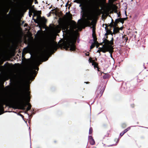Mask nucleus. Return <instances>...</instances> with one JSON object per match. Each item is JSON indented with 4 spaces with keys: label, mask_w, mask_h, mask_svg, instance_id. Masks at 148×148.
I'll return each instance as SVG.
<instances>
[{
    "label": "nucleus",
    "mask_w": 148,
    "mask_h": 148,
    "mask_svg": "<svg viewBox=\"0 0 148 148\" xmlns=\"http://www.w3.org/2000/svg\"><path fill=\"white\" fill-rule=\"evenodd\" d=\"M95 60L97 61V58H95V60H92V58L91 57L89 58L88 61L90 63H92V65L93 66L94 68L95 69L96 68H97L98 69V70L99 71V68L98 66V64L95 61Z\"/></svg>",
    "instance_id": "423d86ee"
},
{
    "label": "nucleus",
    "mask_w": 148,
    "mask_h": 148,
    "mask_svg": "<svg viewBox=\"0 0 148 148\" xmlns=\"http://www.w3.org/2000/svg\"><path fill=\"white\" fill-rule=\"evenodd\" d=\"M130 129V127H128L126 129H125L122 132H121L120 134V136H121V137H122L124 134L127 132L128 131H129Z\"/></svg>",
    "instance_id": "2eb2a0df"
},
{
    "label": "nucleus",
    "mask_w": 148,
    "mask_h": 148,
    "mask_svg": "<svg viewBox=\"0 0 148 148\" xmlns=\"http://www.w3.org/2000/svg\"><path fill=\"white\" fill-rule=\"evenodd\" d=\"M92 132H93L92 128V127H90L89 129V134H90V135L92 134Z\"/></svg>",
    "instance_id": "bb28decb"
},
{
    "label": "nucleus",
    "mask_w": 148,
    "mask_h": 148,
    "mask_svg": "<svg viewBox=\"0 0 148 148\" xmlns=\"http://www.w3.org/2000/svg\"><path fill=\"white\" fill-rule=\"evenodd\" d=\"M96 44L95 43H92L90 47V49H91L95 47Z\"/></svg>",
    "instance_id": "b1692460"
},
{
    "label": "nucleus",
    "mask_w": 148,
    "mask_h": 148,
    "mask_svg": "<svg viewBox=\"0 0 148 148\" xmlns=\"http://www.w3.org/2000/svg\"><path fill=\"white\" fill-rule=\"evenodd\" d=\"M127 18L126 17V18H123V21H124L125 20H126Z\"/></svg>",
    "instance_id": "79ce46f5"
},
{
    "label": "nucleus",
    "mask_w": 148,
    "mask_h": 148,
    "mask_svg": "<svg viewBox=\"0 0 148 148\" xmlns=\"http://www.w3.org/2000/svg\"><path fill=\"white\" fill-rule=\"evenodd\" d=\"M11 12V10H10V12H9V14H10Z\"/></svg>",
    "instance_id": "603ef678"
},
{
    "label": "nucleus",
    "mask_w": 148,
    "mask_h": 148,
    "mask_svg": "<svg viewBox=\"0 0 148 148\" xmlns=\"http://www.w3.org/2000/svg\"><path fill=\"white\" fill-rule=\"evenodd\" d=\"M67 16L68 20L71 21V27L73 29H75L82 26V23L81 19L78 20V25H77L75 21L72 20V15L71 14L69 13V14H67Z\"/></svg>",
    "instance_id": "7ed1b4c3"
},
{
    "label": "nucleus",
    "mask_w": 148,
    "mask_h": 148,
    "mask_svg": "<svg viewBox=\"0 0 148 148\" xmlns=\"http://www.w3.org/2000/svg\"><path fill=\"white\" fill-rule=\"evenodd\" d=\"M50 48L56 51L58 48V46L56 42H53L49 46Z\"/></svg>",
    "instance_id": "6e6552de"
},
{
    "label": "nucleus",
    "mask_w": 148,
    "mask_h": 148,
    "mask_svg": "<svg viewBox=\"0 0 148 148\" xmlns=\"http://www.w3.org/2000/svg\"><path fill=\"white\" fill-rule=\"evenodd\" d=\"M113 49L114 48L113 47H112V49L110 50V51H109V52L110 53V56L112 58H113L112 54L113 52Z\"/></svg>",
    "instance_id": "5701e85b"
},
{
    "label": "nucleus",
    "mask_w": 148,
    "mask_h": 148,
    "mask_svg": "<svg viewBox=\"0 0 148 148\" xmlns=\"http://www.w3.org/2000/svg\"><path fill=\"white\" fill-rule=\"evenodd\" d=\"M86 24L87 25V26L90 27V26L93 25V23L92 22H90L89 21H87L86 22Z\"/></svg>",
    "instance_id": "a211bd4d"
},
{
    "label": "nucleus",
    "mask_w": 148,
    "mask_h": 148,
    "mask_svg": "<svg viewBox=\"0 0 148 148\" xmlns=\"http://www.w3.org/2000/svg\"><path fill=\"white\" fill-rule=\"evenodd\" d=\"M118 26V24H115V22H114L113 23V27H117V26Z\"/></svg>",
    "instance_id": "473e14b6"
},
{
    "label": "nucleus",
    "mask_w": 148,
    "mask_h": 148,
    "mask_svg": "<svg viewBox=\"0 0 148 148\" xmlns=\"http://www.w3.org/2000/svg\"><path fill=\"white\" fill-rule=\"evenodd\" d=\"M109 29H110L111 30V28H110H110Z\"/></svg>",
    "instance_id": "13d9d810"
},
{
    "label": "nucleus",
    "mask_w": 148,
    "mask_h": 148,
    "mask_svg": "<svg viewBox=\"0 0 148 148\" xmlns=\"http://www.w3.org/2000/svg\"><path fill=\"white\" fill-rule=\"evenodd\" d=\"M104 25H105V24H103V25H102V26H103V27H104Z\"/></svg>",
    "instance_id": "864d4df0"
},
{
    "label": "nucleus",
    "mask_w": 148,
    "mask_h": 148,
    "mask_svg": "<svg viewBox=\"0 0 148 148\" xmlns=\"http://www.w3.org/2000/svg\"><path fill=\"white\" fill-rule=\"evenodd\" d=\"M6 64H8V62H6Z\"/></svg>",
    "instance_id": "4d7b16f0"
},
{
    "label": "nucleus",
    "mask_w": 148,
    "mask_h": 148,
    "mask_svg": "<svg viewBox=\"0 0 148 148\" xmlns=\"http://www.w3.org/2000/svg\"><path fill=\"white\" fill-rule=\"evenodd\" d=\"M95 25H93L92 27H91L90 28H92V36H93V35H96L95 34Z\"/></svg>",
    "instance_id": "dca6fc26"
},
{
    "label": "nucleus",
    "mask_w": 148,
    "mask_h": 148,
    "mask_svg": "<svg viewBox=\"0 0 148 148\" xmlns=\"http://www.w3.org/2000/svg\"><path fill=\"white\" fill-rule=\"evenodd\" d=\"M28 107L27 108V109H26V110L25 111V113H27V112L30 110V109H31V105L29 103H28Z\"/></svg>",
    "instance_id": "412c9836"
},
{
    "label": "nucleus",
    "mask_w": 148,
    "mask_h": 148,
    "mask_svg": "<svg viewBox=\"0 0 148 148\" xmlns=\"http://www.w3.org/2000/svg\"><path fill=\"white\" fill-rule=\"evenodd\" d=\"M106 1V0H95L96 5L98 6L103 3H105Z\"/></svg>",
    "instance_id": "ddd939ff"
},
{
    "label": "nucleus",
    "mask_w": 148,
    "mask_h": 148,
    "mask_svg": "<svg viewBox=\"0 0 148 148\" xmlns=\"http://www.w3.org/2000/svg\"><path fill=\"white\" fill-rule=\"evenodd\" d=\"M108 36H106V38H103V42L101 43V45H102L103 43H104L105 45H110V46H112L114 45V38L113 37H112L111 40L110 41L109 40H108Z\"/></svg>",
    "instance_id": "20e7f679"
},
{
    "label": "nucleus",
    "mask_w": 148,
    "mask_h": 148,
    "mask_svg": "<svg viewBox=\"0 0 148 148\" xmlns=\"http://www.w3.org/2000/svg\"><path fill=\"white\" fill-rule=\"evenodd\" d=\"M80 4L79 5V6H81L82 5V3H80Z\"/></svg>",
    "instance_id": "3c124183"
},
{
    "label": "nucleus",
    "mask_w": 148,
    "mask_h": 148,
    "mask_svg": "<svg viewBox=\"0 0 148 148\" xmlns=\"http://www.w3.org/2000/svg\"><path fill=\"white\" fill-rule=\"evenodd\" d=\"M86 55L87 56H89V53H88V54L86 53Z\"/></svg>",
    "instance_id": "37998d69"
},
{
    "label": "nucleus",
    "mask_w": 148,
    "mask_h": 148,
    "mask_svg": "<svg viewBox=\"0 0 148 148\" xmlns=\"http://www.w3.org/2000/svg\"><path fill=\"white\" fill-rule=\"evenodd\" d=\"M119 33V28L118 27H114L113 29V32L112 33L113 34H115Z\"/></svg>",
    "instance_id": "4468645a"
},
{
    "label": "nucleus",
    "mask_w": 148,
    "mask_h": 148,
    "mask_svg": "<svg viewBox=\"0 0 148 148\" xmlns=\"http://www.w3.org/2000/svg\"><path fill=\"white\" fill-rule=\"evenodd\" d=\"M92 37L93 39V41H94V43L95 44L98 43V42L97 41V38L96 37V35H93V36Z\"/></svg>",
    "instance_id": "6ab92c4d"
},
{
    "label": "nucleus",
    "mask_w": 148,
    "mask_h": 148,
    "mask_svg": "<svg viewBox=\"0 0 148 148\" xmlns=\"http://www.w3.org/2000/svg\"><path fill=\"white\" fill-rule=\"evenodd\" d=\"M47 20L45 18H41L40 21V24L42 26H45L46 25Z\"/></svg>",
    "instance_id": "9b49d317"
},
{
    "label": "nucleus",
    "mask_w": 148,
    "mask_h": 148,
    "mask_svg": "<svg viewBox=\"0 0 148 148\" xmlns=\"http://www.w3.org/2000/svg\"><path fill=\"white\" fill-rule=\"evenodd\" d=\"M96 45H97L96 47L97 48H98L99 46V44L98 42V43H96Z\"/></svg>",
    "instance_id": "e433bc0d"
},
{
    "label": "nucleus",
    "mask_w": 148,
    "mask_h": 148,
    "mask_svg": "<svg viewBox=\"0 0 148 148\" xmlns=\"http://www.w3.org/2000/svg\"><path fill=\"white\" fill-rule=\"evenodd\" d=\"M109 27H110V28L113 27V24L112 23H111L110 24H109L108 26Z\"/></svg>",
    "instance_id": "c85d7f7f"
},
{
    "label": "nucleus",
    "mask_w": 148,
    "mask_h": 148,
    "mask_svg": "<svg viewBox=\"0 0 148 148\" xmlns=\"http://www.w3.org/2000/svg\"><path fill=\"white\" fill-rule=\"evenodd\" d=\"M88 140L89 143L92 145H94L95 144V141L91 136H88Z\"/></svg>",
    "instance_id": "f8f14e48"
},
{
    "label": "nucleus",
    "mask_w": 148,
    "mask_h": 148,
    "mask_svg": "<svg viewBox=\"0 0 148 148\" xmlns=\"http://www.w3.org/2000/svg\"><path fill=\"white\" fill-rule=\"evenodd\" d=\"M116 10L114 12L117 13V7L116 6Z\"/></svg>",
    "instance_id": "4c0bfd02"
},
{
    "label": "nucleus",
    "mask_w": 148,
    "mask_h": 148,
    "mask_svg": "<svg viewBox=\"0 0 148 148\" xmlns=\"http://www.w3.org/2000/svg\"><path fill=\"white\" fill-rule=\"evenodd\" d=\"M28 26V24L27 23H25L24 25V27H27Z\"/></svg>",
    "instance_id": "a19ab883"
},
{
    "label": "nucleus",
    "mask_w": 148,
    "mask_h": 148,
    "mask_svg": "<svg viewBox=\"0 0 148 148\" xmlns=\"http://www.w3.org/2000/svg\"><path fill=\"white\" fill-rule=\"evenodd\" d=\"M85 83H86V84H89L90 83V82H85Z\"/></svg>",
    "instance_id": "c03bdc74"
},
{
    "label": "nucleus",
    "mask_w": 148,
    "mask_h": 148,
    "mask_svg": "<svg viewBox=\"0 0 148 148\" xmlns=\"http://www.w3.org/2000/svg\"><path fill=\"white\" fill-rule=\"evenodd\" d=\"M100 87H99L98 88L96 92V93L97 94V97L99 96V97H101L102 95V94L104 90V88L103 87V88L102 89L100 90Z\"/></svg>",
    "instance_id": "9d476101"
},
{
    "label": "nucleus",
    "mask_w": 148,
    "mask_h": 148,
    "mask_svg": "<svg viewBox=\"0 0 148 148\" xmlns=\"http://www.w3.org/2000/svg\"><path fill=\"white\" fill-rule=\"evenodd\" d=\"M48 59V58H47V59L45 61H46V60H47Z\"/></svg>",
    "instance_id": "5fc2aeb1"
},
{
    "label": "nucleus",
    "mask_w": 148,
    "mask_h": 148,
    "mask_svg": "<svg viewBox=\"0 0 148 148\" xmlns=\"http://www.w3.org/2000/svg\"><path fill=\"white\" fill-rule=\"evenodd\" d=\"M68 27L67 25H64L62 26V29L64 30V31H67L68 30Z\"/></svg>",
    "instance_id": "4be33fe9"
},
{
    "label": "nucleus",
    "mask_w": 148,
    "mask_h": 148,
    "mask_svg": "<svg viewBox=\"0 0 148 148\" xmlns=\"http://www.w3.org/2000/svg\"><path fill=\"white\" fill-rule=\"evenodd\" d=\"M37 13H38V15L40 14H41V11H37Z\"/></svg>",
    "instance_id": "c9c22d12"
},
{
    "label": "nucleus",
    "mask_w": 148,
    "mask_h": 148,
    "mask_svg": "<svg viewBox=\"0 0 148 148\" xmlns=\"http://www.w3.org/2000/svg\"><path fill=\"white\" fill-rule=\"evenodd\" d=\"M45 56V53H43L40 56V59H42Z\"/></svg>",
    "instance_id": "393cba45"
},
{
    "label": "nucleus",
    "mask_w": 148,
    "mask_h": 148,
    "mask_svg": "<svg viewBox=\"0 0 148 148\" xmlns=\"http://www.w3.org/2000/svg\"><path fill=\"white\" fill-rule=\"evenodd\" d=\"M86 0H75L74 2L77 3H83Z\"/></svg>",
    "instance_id": "f3484780"
},
{
    "label": "nucleus",
    "mask_w": 148,
    "mask_h": 148,
    "mask_svg": "<svg viewBox=\"0 0 148 148\" xmlns=\"http://www.w3.org/2000/svg\"><path fill=\"white\" fill-rule=\"evenodd\" d=\"M122 29H123V27H121L119 28V30H122Z\"/></svg>",
    "instance_id": "de8ad7c7"
},
{
    "label": "nucleus",
    "mask_w": 148,
    "mask_h": 148,
    "mask_svg": "<svg viewBox=\"0 0 148 148\" xmlns=\"http://www.w3.org/2000/svg\"><path fill=\"white\" fill-rule=\"evenodd\" d=\"M106 32H107L109 34H111L112 37H113V34L112 31H111L110 29H109V28L107 29H106Z\"/></svg>",
    "instance_id": "aec40b11"
},
{
    "label": "nucleus",
    "mask_w": 148,
    "mask_h": 148,
    "mask_svg": "<svg viewBox=\"0 0 148 148\" xmlns=\"http://www.w3.org/2000/svg\"><path fill=\"white\" fill-rule=\"evenodd\" d=\"M119 139H118V142L119 141Z\"/></svg>",
    "instance_id": "6e6d98bb"
},
{
    "label": "nucleus",
    "mask_w": 148,
    "mask_h": 148,
    "mask_svg": "<svg viewBox=\"0 0 148 148\" xmlns=\"http://www.w3.org/2000/svg\"><path fill=\"white\" fill-rule=\"evenodd\" d=\"M75 40L74 41L73 39H70L61 44L59 46L65 49L66 50H69L71 51H74L76 49L75 44Z\"/></svg>",
    "instance_id": "f03ea898"
},
{
    "label": "nucleus",
    "mask_w": 148,
    "mask_h": 148,
    "mask_svg": "<svg viewBox=\"0 0 148 148\" xmlns=\"http://www.w3.org/2000/svg\"><path fill=\"white\" fill-rule=\"evenodd\" d=\"M105 25L106 26V27H105V29H107L108 28V27H109L108 26V25L107 24H105Z\"/></svg>",
    "instance_id": "72a5a7b5"
},
{
    "label": "nucleus",
    "mask_w": 148,
    "mask_h": 148,
    "mask_svg": "<svg viewBox=\"0 0 148 148\" xmlns=\"http://www.w3.org/2000/svg\"><path fill=\"white\" fill-rule=\"evenodd\" d=\"M35 70H37L38 71L39 70V68L38 67L34 65L32 67L30 70L29 74L32 77L33 75H35V77L36 75L38 72Z\"/></svg>",
    "instance_id": "39448f33"
},
{
    "label": "nucleus",
    "mask_w": 148,
    "mask_h": 148,
    "mask_svg": "<svg viewBox=\"0 0 148 148\" xmlns=\"http://www.w3.org/2000/svg\"><path fill=\"white\" fill-rule=\"evenodd\" d=\"M99 49L98 50V51H97V52H99V53H100V52L101 51V50H102V49Z\"/></svg>",
    "instance_id": "58836bf2"
},
{
    "label": "nucleus",
    "mask_w": 148,
    "mask_h": 148,
    "mask_svg": "<svg viewBox=\"0 0 148 148\" xmlns=\"http://www.w3.org/2000/svg\"><path fill=\"white\" fill-rule=\"evenodd\" d=\"M109 34L107 32H106V33L105 34V35L106 36H108Z\"/></svg>",
    "instance_id": "ea45409f"
},
{
    "label": "nucleus",
    "mask_w": 148,
    "mask_h": 148,
    "mask_svg": "<svg viewBox=\"0 0 148 148\" xmlns=\"http://www.w3.org/2000/svg\"><path fill=\"white\" fill-rule=\"evenodd\" d=\"M108 75H107L105 74L103 76V78L104 79H106L108 78Z\"/></svg>",
    "instance_id": "7c9ffc66"
},
{
    "label": "nucleus",
    "mask_w": 148,
    "mask_h": 148,
    "mask_svg": "<svg viewBox=\"0 0 148 148\" xmlns=\"http://www.w3.org/2000/svg\"><path fill=\"white\" fill-rule=\"evenodd\" d=\"M8 10H9V9H7V10H6V12H8Z\"/></svg>",
    "instance_id": "8fccbe9b"
},
{
    "label": "nucleus",
    "mask_w": 148,
    "mask_h": 148,
    "mask_svg": "<svg viewBox=\"0 0 148 148\" xmlns=\"http://www.w3.org/2000/svg\"><path fill=\"white\" fill-rule=\"evenodd\" d=\"M123 39H124V40L126 41V42H127V40H128L127 37L125 35H124V36H123Z\"/></svg>",
    "instance_id": "cd10ccee"
},
{
    "label": "nucleus",
    "mask_w": 148,
    "mask_h": 148,
    "mask_svg": "<svg viewBox=\"0 0 148 148\" xmlns=\"http://www.w3.org/2000/svg\"><path fill=\"white\" fill-rule=\"evenodd\" d=\"M114 21L112 19V22L111 23H112L113 24V23H114Z\"/></svg>",
    "instance_id": "49530a36"
},
{
    "label": "nucleus",
    "mask_w": 148,
    "mask_h": 148,
    "mask_svg": "<svg viewBox=\"0 0 148 148\" xmlns=\"http://www.w3.org/2000/svg\"><path fill=\"white\" fill-rule=\"evenodd\" d=\"M112 47V46L106 45L103 48L99 47V49H102L101 51L105 53L106 52H109Z\"/></svg>",
    "instance_id": "0eeeda50"
},
{
    "label": "nucleus",
    "mask_w": 148,
    "mask_h": 148,
    "mask_svg": "<svg viewBox=\"0 0 148 148\" xmlns=\"http://www.w3.org/2000/svg\"><path fill=\"white\" fill-rule=\"evenodd\" d=\"M27 47H25V48H24V49H23V52H24V51H27Z\"/></svg>",
    "instance_id": "f704fd0d"
},
{
    "label": "nucleus",
    "mask_w": 148,
    "mask_h": 148,
    "mask_svg": "<svg viewBox=\"0 0 148 148\" xmlns=\"http://www.w3.org/2000/svg\"><path fill=\"white\" fill-rule=\"evenodd\" d=\"M66 14H67V12L66 13Z\"/></svg>",
    "instance_id": "052dcab7"
},
{
    "label": "nucleus",
    "mask_w": 148,
    "mask_h": 148,
    "mask_svg": "<svg viewBox=\"0 0 148 148\" xmlns=\"http://www.w3.org/2000/svg\"><path fill=\"white\" fill-rule=\"evenodd\" d=\"M144 73H140L137 76V81L140 82L143 80V79H144L145 77H147V76L144 75Z\"/></svg>",
    "instance_id": "1a4fd4ad"
},
{
    "label": "nucleus",
    "mask_w": 148,
    "mask_h": 148,
    "mask_svg": "<svg viewBox=\"0 0 148 148\" xmlns=\"http://www.w3.org/2000/svg\"><path fill=\"white\" fill-rule=\"evenodd\" d=\"M126 127V125L125 123H123L121 125L122 128H124Z\"/></svg>",
    "instance_id": "c756f323"
},
{
    "label": "nucleus",
    "mask_w": 148,
    "mask_h": 148,
    "mask_svg": "<svg viewBox=\"0 0 148 148\" xmlns=\"http://www.w3.org/2000/svg\"><path fill=\"white\" fill-rule=\"evenodd\" d=\"M120 15H121V14H120V13L118 14V17H120Z\"/></svg>",
    "instance_id": "a18cd8bd"
},
{
    "label": "nucleus",
    "mask_w": 148,
    "mask_h": 148,
    "mask_svg": "<svg viewBox=\"0 0 148 148\" xmlns=\"http://www.w3.org/2000/svg\"><path fill=\"white\" fill-rule=\"evenodd\" d=\"M29 90V89L27 88L25 90L24 87H22L21 93L17 99H11L8 100L5 99L0 101V115L4 112L3 106L4 105H5L6 106H14L18 103L19 104L20 109L25 110V107L27 104L25 101L27 99L28 102H29L30 99V92Z\"/></svg>",
    "instance_id": "f257e3e1"
},
{
    "label": "nucleus",
    "mask_w": 148,
    "mask_h": 148,
    "mask_svg": "<svg viewBox=\"0 0 148 148\" xmlns=\"http://www.w3.org/2000/svg\"><path fill=\"white\" fill-rule=\"evenodd\" d=\"M120 18H118L116 19L114 22H115V24H118L120 22Z\"/></svg>",
    "instance_id": "a878e982"
},
{
    "label": "nucleus",
    "mask_w": 148,
    "mask_h": 148,
    "mask_svg": "<svg viewBox=\"0 0 148 148\" xmlns=\"http://www.w3.org/2000/svg\"><path fill=\"white\" fill-rule=\"evenodd\" d=\"M120 19V22L122 23V24H123L124 23V21H123V19L122 18H119Z\"/></svg>",
    "instance_id": "2f4dec72"
},
{
    "label": "nucleus",
    "mask_w": 148,
    "mask_h": 148,
    "mask_svg": "<svg viewBox=\"0 0 148 148\" xmlns=\"http://www.w3.org/2000/svg\"><path fill=\"white\" fill-rule=\"evenodd\" d=\"M35 21V23H37V22H36Z\"/></svg>",
    "instance_id": "bf43d9fd"
},
{
    "label": "nucleus",
    "mask_w": 148,
    "mask_h": 148,
    "mask_svg": "<svg viewBox=\"0 0 148 148\" xmlns=\"http://www.w3.org/2000/svg\"><path fill=\"white\" fill-rule=\"evenodd\" d=\"M20 115L22 117H24V116H23L22 114H20Z\"/></svg>",
    "instance_id": "09e8293b"
}]
</instances>
